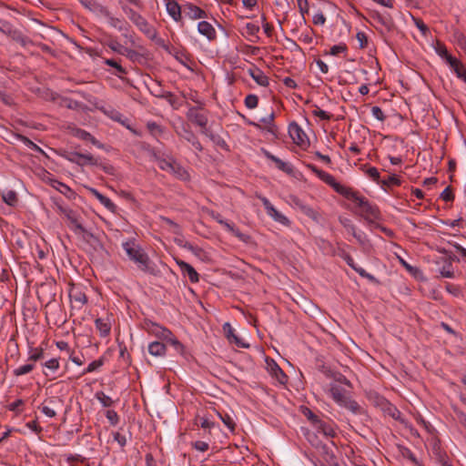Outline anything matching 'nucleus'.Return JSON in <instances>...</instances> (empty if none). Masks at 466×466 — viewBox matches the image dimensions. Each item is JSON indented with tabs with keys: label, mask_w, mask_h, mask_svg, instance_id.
<instances>
[{
	"label": "nucleus",
	"mask_w": 466,
	"mask_h": 466,
	"mask_svg": "<svg viewBox=\"0 0 466 466\" xmlns=\"http://www.w3.org/2000/svg\"><path fill=\"white\" fill-rule=\"evenodd\" d=\"M345 198L356 203L360 211L359 214L369 223H373L380 218V211L376 205L371 204L365 197L360 196L352 187L344 186L339 193Z\"/></svg>",
	"instance_id": "obj_1"
},
{
	"label": "nucleus",
	"mask_w": 466,
	"mask_h": 466,
	"mask_svg": "<svg viewBox=\"0 0 466 466\" xmlns=\"http://www.w3.org/2000/svg\"><path fill=\"white\" fill-rule=\"evenodd\" d=\"M128 258L133 261L142 272L156 276L157 271L152 267V262L144 248L137 244L136 238H129L122 243Z\"/></svg>",
	"instance_id": "obj_2"
},
{
	"label": "nucleus",
	"mask_w": 466,
	"mask_h": 466,
	"mask_svg": "<svg viewBox=\"0 0 466 466\" xmlns=\"http://www.w3.org/2000/svg\"><path fill=\"white\" fill-rule=\"evenodd\" d=\"M123 12L127 15L129 20L150 40L156 41L157 44L166 47L164 40L157 38L156 28L151 25L147 20L140 14L127 5H122Z\"/></svg>",
	"instance_id": "obj_3"
},
{
	"label": "nucleus",
	"mask_w": 466,
	"mask_h": 466,
	"mask_svg": "<svg viewBox=\"0 0 466 466\" xmlns=\"http://www.w3.org/2000/svg\"><path fill=\"white\" fill-rule=\"evenodd\" d=\"M58 211L63 214L67 221L68 228L76 234H81L84 238H95L94 234L86 229V228L82 225L80 221V217L76 211L73 210L69 208H65L58 202H55Z\"/></svg>",
	"instance_id": "obj_4"
},
{
	"label": "nucleus",
	"mask_w": 466,
	"mask_h": 466,
	"mask_svg": "<svg viewBox=\"0 0 466 466\" xmlns=\"http://www.w3.org/2000/svg\"><path fill=\"white\" fill-rule=\"evenodd\" d=\"M329 393L331 398L339 405L350 410L353 413H358L360 410V405L354 400L350 399L346 395V391L336 384H330Z\"/></svg>",
	"instance_id": "obj_5"
},
{
	"label": "nucleus",
	"mask_w": 466,
	"mask_h": 466,
	"mask_svg": "<svg viewBox=\"0 0 466 466\" xmlns=\"http://www.w3.org/2000/svg\"><path fill=\"white\" fill-rule=\"evenodd\" d=\"M198 103L199 106H189L186 116L189 122L199 127L201 130H207L208 123V112H205L204 104L202 102Z\"/></svg>",
	"instance_id": "obj_6"
},
{
	"label": "nucleus",
	"mask_w": 466,
	"mask_h": 466,
	"mask_svg": "<svg viewBox=\"0 0 466 466\" xmlns=\"http://www.w3.org/2000/svg\"><path fill=\"white\" fill-rule=\"evenodd\" d=\"M371 400L376 407H379L381 410L384 415H388L394 419L395 420H399L402 423L404 422L401 412L398 410V408L395 405L390 403L383 396L375 393L371 397Z\"/></svg>",
	"instance_id": "obj_7"
},
{
	"label": "nucleus",
	"mask_w": 466,
	"mask_h": 466,
	"mask_svg": "<svg viewBox=\"0 0 466 466\" xmlns=\"http://www.w3.org/2000/svg\"><path fill=\"white\" fill-rule=\"evenodd\" d=\"M159 168L162 170L170 171L177 178L182 181H189L190 175L188 171L182 167L179 163H177L175 159H160L159 160Z\"/></svg>",
	"instance_id": "obj_8"
},
{
	"label": "nucleus",
	"mask_w": 466,
	"mask_h": 466,
	"mask_svg": "<svg viewBox=\"0 0 466 466\" xmlns=\"http://www.w3.org/2000/svg\"><path fill=\"white\" fill-rule=\"evenodd\" d=\"M141 328L149 335L155 336L162 340H165L172 335V331L169 329L148 319H144Z\"/></svg>",
	"instance_id": "obj_9"
},
{
	"label": "nucleus",
	"mask_w": 466,
	"mask_h": 466,
	"mask_svg": "<svg viewBox=\"0 0 466 466\" xmlns=\"http://www.w3.org/2000/svg\"><path fill=\"white\" fill-rule=\"evenodd\" d=\"M35 22L39 25V28L36 32L34 33L33 40L38 41V39H43L54 44V39L60 35L61 31L54 26H49L46 24H43L38 20H35Z\"/></svg>",
	"instance_id": "obj_10"
},
{
	"label": "nucleus",
	"mask_w": 466,
	"mask_h": 466,
	"mask_svg": "<svg viewBox=\"0 0 466 466\" xmlns=\"http://www.w3.org/2000/svg\"><path fill=\"white\" fill-rule=\"evenodd\" d=\"M306 167L312 173H314L320 180H322L324 183L331 187L334 189V191L337 192L338 194L344 187L340 183L337 182L332 175L319 169L315 165L306 164Z\"/></svg>",
	"instance_id": "obj_11"
},
{
	"label": "nucleus",
	"mask_w": 466,
	"mask_h": 466,
	"mask_svg": "<svg viewBox=\"0 0 466 466\" xmlns=\"http://www.w3.org/2000/svg\"><path fill=\"white\" fill-rule=\"evenodd\" d=\"M289 134L297 146L300 147H306L309 145L307 135L298 123L292 122L289 124Z\"/></svg>",
	"instance_id": "obj_12"
},
{
	"label": "nucleus",
	"mask_w": 466,
	"mask_h": 466,
	"mask_svg": "<svg viewBox=\"0 0 466 466\" xmlns=\"http://www.w3.org/2000/svg\"><path fill=\"white\" fill-rule=\"evenodd\" d=\"M0 31L23 47L29 46V44H34V40L25 35L21 31L11 28L7 24H4L3 27H0Z\"/></svg>",
	"instance_id": "obj_13"
},
{
	"label": "nucleus",
	"mask_w": 466,
	"mask_h": 466,
	"mask_svg": "<svg viewBox=\"0 0 466 466\" xmlns=\"http://www.w3.org/2000/svg\"><path fill=\"white\" fill-rule=\"evenodd\" d=\"M64 157L67 159L68 161L75 163L78 166H86V165H91V166H97L98 161L96 158L93 157L91 154H82L78 152H69L66 155H64Z\"/></svg>",
	"instance_id": "obj_14"
},
{
	"label": "nucleus",
	"mask_w": 466,
	"mask_h": 466,
	"mask_svg": "<svg viewBox=\"0 0 466 466\" xmlns=\"http://www.w3.org/2000/svg\"><path fill=\"white\" fill-rule=\"evenodd\" d=\"M208 215L216 220L218 224L222 225L228 231L231 232L234 236L238 238L240 240L246 241L249 237L243 234L238 228L233 224H230L223 219L221 214L214 210H210Z\"/></svg>",
	"instance_id": "obj_15"
},
{
	"label": "nucleus",
	"mask_w": 466,
	"mask_h": 466,
	"mask_svg": "<svg viewBox=\"0 0 466 466\" xmlns=\"http://www.w3.org/2000/svg\"><path fill=\"white\" fill-rule=\"evenodd\" d=\"M267 370L270 376L276 379L279 384L285 385L288 382V376L279 364L272 359H267Z\"/></svg>",
	"instance_id": "obj_16"
},
{
	"label": "nucleus",
	"mask_w": 466,
	"mask_h": 466,
	"mask_svg": "<svg viewBox=\"0 0 466 466\" xmlns=\"http://www.w3.org/2000/svg\"><path fill=\"white\" fill-rule=\"evenodd\" d=\"M69 298L72 303V309H82L87 303V296L78 287H72L69 291Z\"/></svg>",
	"instance_id": "obj_17"
},
{
	"label": "nucleus",
	"mask_w": 466,
	"mask_h": 466,
	"mask_svg": "<svg viewBox=\"0 0 466 466\" xmlns=\"http://www.w3.org/2000/svg\"><path fill=\"white\" fill-rule=\"evenodd\" d=\"M63 400L59 397H52L46 400L41 407V411L49 418L56 415V410L61 408Z\"/></svg>",
	"instance_id": "obj_18"
},
{
	"label": "nucleus",
	"mask_w": 466,
	"mask_h": 466,
	"mask_svg": "<svg viewBox=\"0 0 466 466\" xmlns=\"http://www.w3.org/2000/svg\"><path fill=\"white\" fill-rule=\"evenodd\" d=\"M103 63L112 68L108 70L111 75L120 79H124V76L127 74V70L121 65V59L105 58Z\"/></svg>",
	"instance_id": "obj_19"
},
{
	"label": "nucleus",
	"mask_w": 466,
	"mask_h": 466,
	"mask_svg": "<svg viewBox=\"0 0 466 466\" xmlns=\"http://www.w3.org/2000/svg\"><path fill=\"white\" fill-rule=\"evenodd\" d=\"M183 11L187 16L193 20L208 17V14L205 10L192 3L184 4Z\"/></svg>",
	"instance_id": "obj_20"
},
{
	"label": "nucleus",
	"mask_w": 466,
	"mask_h": 466,
	"mask_svg": "<svg viewBox=\"0 0 466 466\" xmlns=\"http://www.w3.org/2000/svg\"><path fill=\"white\" fill-rule=\"evenodd\" d=\"M49 185L70 200H74L77 197V194L70 187L57 179L50 178Z\"/></svg>",
	"instance_id": "obj_21"
},
{
	"label": "nucleus",
	"mask_w": 466,
	"mask_h": 466,
	"mask_svg": "<svg viewBox=\"0 0 466 466\" xmlns=\"http://www.w3.org/2000/svg\"><path fill=\"white\" fill-rule=\"evenodd\" d=\"M177 265L179 267L182 274L184 276H187L191 283H197L199 281V275L197 272V270L187 262L181 260V259H176Z\"/></svg>",
	"instance_id": "obj_22"
},
{
	"label": "nucleus",
	"mask_w": 466,
	"mask_h": 466,
	"mask_svg": "<svg viewBox=\"0 0 466 466\" xmlns=\"http://www.w3.org/2000/svg\"><path fill=\"white\" fill-rule=\"evenodd\" d=\"M446 63L454 71L456 76L466 83V69L463 64L452 56L447 58Z\"/></svg>",
	"instance_id": "obj_23"
},
{
	"label": "nucleus",
	"mask_w": 466,
	"mask_h": 466,
	"mask_svg": "<svg viewBox=\"0 0 466 466\" xmlns=\"http://www.w3.org/2000/svg\"><path fill=\"white\" fill-rule=\"evenodd\" d=\"M248 74L260 86H264V87L268 86V85H269L268 77L264 74V72L260 68L253 66L252 67L248 69Z\"/></svg>",
	"instance_id": "obj_24"
},
{
	"label": "nucleus",
	"mask_w": 466,
	"mask_h": 466,
	"mask_svg": "<svg viewBox=\"0 0 466 466\" xmlns=\"http://www.w3.org/2000/svg\"><path fill=\"white\" fill-rule=\"evenodd\" d=\"M166 8L168 15L176 21L180 22L182 19V7L177 2V0H165Z\"/></svg>",
	"instance_id": "obj_25"
},
{
	"label": "nucleus",
	"mask_w": 466,
	"mask_h": 466,
	"mask_svg": "<svg viewBox=\"0 0 466 466\" xmlns=\"http://www.w3.org/2000/svg\"><path fill=\"white\" fill-rule=\"evenodd\" d=\"M198 31L199 34L206 36L209 41H214L217 38L215 28L210 23L207 21H201L198 24Z\"/></svg>",
	"instance_id": "obj_26"
},
{
	"label": "nucleus",
	"mask_w": 466,
	"mask_h": 466,
	"mask_svg": "<svg viewBox=\"0 0 466 466\" xmlns=\"http://www.w3.org/2000/svg\"><path fill=\"white\" fill-rule=\"evenodd\" d=\"M80 3L86 9H88V10H90L92 12L100 13L101 15H103L105 16H108L109 15V10L106 6H104V5H100V4H97L94 0H80Z\"/></svg>",
	"instance_id": "obj_27"
},
{
	"label": "nucleus",
	"mask_w": 466,
	"mask_h": 466,
	"mask_svg": "<svg viewBox=\"0 0 466 466\" xmlns=\"http://www.w3.org/2000/svg\"><path fill=\"white\" fill-rule=\"evenodd\" d=\"M181 137L184 139H186L187 142H189L196 150H198L199 152L203 151V147H202L200 141L198 140V137L195 135V133L189 127L184 128V134L181 135Z\"/></svg>",
	"instance_id": "obj_28"
},
{
	"label": "nucleus",
	"mask_w": 466,
	"mask_h": 466,
	"mask_svg": "<svg viewBox=\"0 0 466 466\" xmlns=\"http://www.w3.org/2000/svg\"><path fill=\"white\" fill-rule=\"evenodd\" d=\"M148 352L155 357H163L167 352V346L160 341H153L148 345Z\"/></svg>",
	"instance_id": "obj_29"
},
{
	"label": "nucleus",
	"mask_w": 466,
	"mask_h": 466,
	"mask_svg": "<svg viewBox=\"0 0 466 466\" xmlns=\"http://www.w3.org/2000/svg\"><path fill=\"white\" fill-rule=\"evenodd\" d=\"M96 329L99 331V335L103 338L107 337L111 331V325L108 321L104 319L97 318L95 320Z\"/></svg>",
	"instance_id": "obj_30"
},
{
	"label": "nucleus",
	"mask_w": 466,
	"mask_h": 466,
	"mask_svg": "<svg viewBox=\"0 0 466 466\" xmlns=\"http://www.w3.org/2000/svg\"><path fill=\"white\" fill-rule=\"evenodd\" d=\"M397 449L400 452V454L403 457L410 461L414 465L416 466H421V464L419 462L417 458L415 457L414 453L408 448L403 445L398 444Z\"/></svg>",
	"instance_id": "obj_31"
},
{
	"label": "nucleus",
	"mask_w": 466,
	"mask_h": 466,
	"mask_svg": "<svg viewBox=\"0 0 466 466\" xmlns=\"http://www.w3.org/2000/svg\"><path fill=\"white\" fill-rule=\"evenodd\" d=\"M44 354L45 351L42 347H29V356L27 361L35 364L36 361L44 359Z\"/></svg>",
	"instance_id": "obj_32"
},
{
	"label": "nucleus",
	"mask_w": 466,
	"mask_h": 466,
	"mask_svg": "<svg viewBox=\"0 0 466 466\" xmlns=\"http://www.w3.org/2000/svg\"><path fill=\"white\" fill-rule=\"evenodd\" d=\"M201 133L205 136H207L213 143H215L217 146L220 147L224 149H228V144L226 141L218 135L213 134L212 132H209L207 130H201Z\"/></svg>",
	"instance_id": "obj_33"
},
{
	"label": "nucleus",
	"mask_w": 466,
	"mask_h": 466,
	"mask_svg": "<svg viewBox=\"0 0 466 466\" xmlns=\"http://www.w3.org/2000/svg\"><path fill=\"white\" fill-rule=\"evenodd\" d=\"M380 185L383 188L400 187L401 185V180L397 175L392 174L389 176L387 178L381 179Z\"/></svg>",
	"instance_id": "obj_34"
},
{
	"label": "nucleus",
	"mask_w": 466,
	"mask_h": 466,
	"mask_svg": "<svg viewBox=\"0 0 466 466\" xmlns=\"http://www.w3.org/2000/svg\"><path fill=\"white\" fill-rule=\"evenodd\" d=\"M315 427L317 428V430L319 431L322 432L325 436L333 438L336 435L334 429L329 424H328L327 422H325L322 420H320L315 425Z\"/></svg>",
	"instance_id": "obj_35"
},
{
	"label": "nucleus",
	"mask_w": 466,
	"mask_h": 466,
	"mask_svg": "<svg viewBox=\"0 0 466 466\" xmlns=\"http://www.w3.org/2000/svg\"><path fill=\"white\" fill-rule=\"evenodd\" d=\"M3 201L11 207H15L18 202V197L15 191L7 190L2 194Z\"/></svg>",
	"instance_id": "obj_36"
},
{
	"label": "nucleus",
	"mask_w": 466,
	"mask_h": 466,
	"mask_svg": "<svg viewBox=\"0 0 466 466\" xmlns=\"http://www.w3.org/2000/svg\"><path fill=\"white\" fill-rule=\"evenodd\" d=\"M454 259L451 256L449 257V259L446 260V264L440 269V274L443 278H453L454 271L452 269L451 261Z\"/></svg>",
	"instance_id": "obj_37"
},
{
	"label": "nucleus",
	"mask_w": 466,
	"mask_h": 466,
	"mask_svg": "<svg viewBox=\"0 0 466 466\" xmlns=\"http://www.w3.org/2000/svg\"><path fill=\"white\" fill-rule=\"evenodd\" d=\"M157 96L160 98H165L170 104V106L175 109H177L181 106V104L178 103L177 97L173 93H171L169 91H165L161 95H158Z\"/></svg>",
	"instance_id": "obj_38"
},
{
	"label": "nucleus",
	"mask_w": 466,
	"mask_h": 466,
	"mask_svg": "<svg viewBox=\"0 0 466 466\" xmlns=\"http://www.w3.org/2000/svg\"><path fill=\"white\" fill-rule=\"evenodd\" d=\"M34 369H35V364L28 361L26 364L15 369L13 370V375L15 377H20V376L30 373Z\"/></svg>",
	"instance_id": "obj_39"
},
{
	"label": "nucleus",
	"mask_w": 466,
	"mask_h": 466,
	"mask_svg": "<svg viewBox=\"0 0 466 466\" xmlns=\"http://www.w3.org/2000/svg\"><path fill=\"white\" fill-rule=\"evenodd\" d=\"M104 363H105V357L102 356L99 359L89 363L88 366L82 372V375L94 372L95 370L101 368L104 365Z\"/></svg>",
	"instance_id": "obj_40"
},
{
	"label": "nucleus",
	"mask_w": 466,
	"mask_h": 466,
	"mask_svg": "<svg viewBox=\"0 0 466 466\" xmlns=\"http://www.w3.org/2000/svg\"><path fill=\"white\" fill-rule=\"evenodd\" d=\"M76 136L82 140L90 141L93 145L101 147L98 144V141L89 132H87L84 129H80V128L76 129Z\"/></svg>",
	"instance_id": "obj_41"
},
{
	"label": "nucleus",
	"mask_w": 466,
	"mask_h": 466,
	"mask_svg": "<svg viewBox=\"0 0 466 466\" xmlns=\"http://www.w3.org/2000/svg\"><path fill=\"white\" fill-rule=\"evenodd\" d=\"M268 216L272 217L276 221L287 225L289 223V219L279 212L274 206L267 212Z\"/></svg>",
	"instance_id": "obj_42"
},
{
	"label": "nucleus",
	"mask_w": 466,
	"mask_h": 466,
	"mask_svg": "<svg viewBox=\"0 0 466 466\" xmlns=\"http://www.w3.org/2000/svg\"><path fill=\"white\" fill-rule=\"evenodd\" d=\"M165 341L170 343L178 353H184V345L177 339V337L173 333L169 338L166 339Z\"/></svg>",
	"instance_id": "obj_43"
},
{
	"label": "nucleus",
	"mask_w": 466,
	"mask_h": 466,
	"mask_svg": "<svg viewBox=\"0 0 466 466\" xmlns=\"http://www.w3.org/2000/svg\"><path fill=\"white\" fill-rule=\"evenodd\" d=\"M329 377L334 379L335 381L344 384L350 388H351V382L340 372H331L329 371L328 374Z\"/></svg>",
	"instance_id": "obj_44"
},
{
	"label": "nucleus",
	"mask_w": 466,
	"mask_h": 466,
	"mask_svg": "<svg viewBox=\"0 0 466 466\" xmlns=\"http://www.w3.org/2000/svg\"><path fill=\"white\" fill-rule=\"evenodd\" d=\"M435 51L436 53L445 61L448 57H450L451 55L448 52L446 46L441 43V41H437L435 46Z\"/></svg>",
	"instance_id": "obj_45"
},
{
	"label": "nucleus",
	"mask_w": 466,
	"mask_h": 466,
	"mask_svg": "<svg viewBox=\"0 0 466 466\" xmlns=\"http://www.w3.org/2000/svg\"><path fill=\"white\" fill-rule=\"evenodd\" d=\"M96 398L104 407H111L114 404V400L103 391H97Z\"/></svg>",
	"instance_id": "obj_46"
},
{
	"label": "nucleus",
	"mask_w": 466,
	"mask_h": 466,
	"mask_svg": "<svg viewBox=\"0 0 466 466\" xmlns=\"http://www.w3.org/2000/svg\"><path fill=\"white\" fill-rule=\"evenodd\" d=\"M223 423L229 429L231 432H234L236 430V423L233 419L228 414L218 413Z\"/></svg>",
	"instance_id": "obj_47"
},
{
	"label": "nucleus",
	"mask_w": 466,
	"mask_h": 466,
	"mask_svg": "<svg viewBox=\"0 0 466 466\" xmlns=\"http://www.w3.org/2000/svg\"><path fill=\"white\" fill-rule=\"evenodd\" d=\"M434 454L439 463L442 466L447 464L450 461L449 456L447 453L441 450L440 447L434 448Z\"/></svg>",
	"instance_id": "obj_48"
},
{
	"label": "nucleus",
	"mask_w": 466,
	"mask_h": 466,
	"mask_svg": "<svg viewBox=\"0 0 466 466\" xmlns=\"http://www.w3.org/2000/svg\"><path fill=\"white\" fill-rule=\"evenodd\" d=\"M122 55H125L127 58H129L133 62H137V61L139 62L140 59L142 58L141 54H139L138 52H137L134 49H130L127 47L124 48Z\"/></svg>",
	"instance_id": "obj_49"
},
{
	"label": "nucleus",
	"mask_w": 466,
	"mask_h": 466,
	"mask_svg": "<svg viewBox=\"0 0 466 466\" xmlns=\"http://www.w3.org/2000/svg\"><path fill=\"white\" fill-rule=\"evenodd\" d=\"M274 117H275L274 112H271L270 115L268 117H265V118L261 119V122H263L264 124L268 126V131L272 133V134H275L276 131H277V127L274 124Z\"/></svg>",
	"instance_id": "obj_50"
},
{
	"label": "nucleus",
	"mask_w": 466,
	"mask_h": 466,
	"mask_svg": "<svg viewBox=\"0 0 466 466\" xmlns=\"http://www.w3.org/2000/svg\"><path fill=\"white\" fill-rule=\"evenodd\" d=\"M372 17L389 30L393 26V22L390 17H385L379 13H376Z\"/></svg>",
	"instance_id": "obj_51"
},
{
	"label": "nucleus",
	"mask_w": 466,
	"mask_h": 466,
	"mask_svg": "<svg viewBox=\"0 0 466 466\" xmlns=\"http://www.w3.org/2000/svg\"><path fill=\"white\" fill-rule=\"evenodd\" d=\"M244 103L245 106L249 109L256 108L258 104V97L254 94H249L245 97Z\"/></svg>",
	"instance_id": "obj_52"
},
{
	"label": "nucleus",
	"mask_w": 466,
	"mask_h": 466,
	"mask_svg": "<svg viewBox=\"0 0 466 466\" xmlns=\"http://www.w3.org/2000/svg\"><path fill=\"white\" fill-rule=\"evenodd\" d=\"M147 127L149 130V132L155 137L160 136L164 132L163 127L153 121L147 122Z\"/></svg>",
	"instance_id": "obj_53"
},
{
	"label": "nucleus",
	"mask_w": 466,
	"mask_h": 466,
	"mask_svg": "<svg viewBox=\"0 0 466 466\" xmlns=\"http://www.w3.org/2000/svg\"><path fill=\"white\" fill-rule=\"evenodd\" d=\"M42 366L44 368H46L47 370H50L52 371H56L60 367L59 359L58 358H52V359L45 361L44 363H42Z\"/></svg>",
	"instance_id": "obj_54"
},
{
	"label": "nucleus",
	"mask_w": 466,
	"mask_h": 466,
	"mask_svg": "<svg viewBox=\"0 0 466 466\" xmlns=\"http://www.w3.org/2000/svg\"><path fill=\"white\" fill-rule=\"evenodd\" d=\"M18 139L23 142L25 145H26L28 147H30L31 149L35 150V151H37V152H40V153H44V151L36 145L35 144L33 141H31L28 137H26L24 135H18L17 136Z\"/></svg>",
	"instance_id": "obj_55"
},
{
	"label": "nucleus",
	"mask_w": 466,
	"mask_h": 466,
	"mask_svg": "<svg viewBox=\"0 0 466 466\" xmlns=\"http://www.w3.org/2000/svg\"><path fill=\"white\" fill-rule=\"evenodd\" d=\"M107 210L112 213H116L117 207L106 196H102V198L98 200Z\"/></svg>",
	"instance_id": "obj_56"
},
{
	"label": "nucleus",
	"mask_w": 466,
	"mask_h": 466,
	"mask_svg": "<svg viewBox=\"0 0 466 466\" xmlns=\"http://www.w3.org/2000/svg\"><path fill=\"white\" fill-rule=\"evenodd\" d=\"M314 109L312 111V115L315 116H318L319 117L321 120H330L331 117H332V115L320 109L318 106H314Z\"/></svg>",
	"instance_id": "obj_57"
},
{
	"label": "nucleus",
	"mask_w": 466,
	"mask_h": 466,
	"mask_svg": "<svg viewBox=\"0 0 466 466\" xmlns=\"http://www.w3.org/2000/svg\"><path fill=\"white\" fill-rule=\"evenodd\" d=\"M440 198L445 202H452L455 198V195L452 192L451 186H448L441 193Z\"/></svg>",
	"instance_id": "obj_58"
},
{
	"label": "nucleus",
	"mask_w": 466,
	"mask_h": 466,
	"mask_svg": "<svg viewBox=\"0 0 466 466\" xmlns=\"http://www.w3.org/2000/svg\"><path fill=\"white\" fill-rule=\"evenodd\" d=\"M302 212L308 216L309 218H312L314 221H318L319 218V214L318 211H316L314 208L309 207V206H301Z\"/></svg>",
	"instance_id": "obj_59"
},
{
	"label": "nucleus",
	"mask_w": 466,
	"mask_h": 466,
	"mask_svg": "<svg viewBox=\"0 0 466 466\" xmlns=\"http://www.w3.org/2000/svg\"><path fill=\"white\" fill-rule=\"evenodd\" d=\"M29 46H36L38 47H40V49L45 52V53H47L49 55H51L52 56L56 57V52L52 49L48 45L46 44H44L42 42H39V41H36V40H34V44H29Z\"/></svg>",
	"instance_id": "obj_60"
},
{
	"label": "nucleus",
	"mask_w": 466,
	"mask_h": 466,
	"mask_svg": "<svg viewBox=\"0 0 466 466\" xmlns=\"http://www.w3.org/2000/svg\"><path fill=\"white\" fill-rule=\"evenodd\" d=\"M302 412L314 426L320 420V419L307 407H304Z\"/></svg>",
	"instance_id": "obj_61"
},
{
	"label": "nucleus",
	"mask_w": 466,
	"mask_h": 466,
	"mask_svg": "<svg viewBox=\"0 0 466 466\" xmlns=\"http://www.w3.org/2000/svg\"><path fill=\"white\" fill-rule=\"evenodd\" d=\"M366 174L370 177L373 181L380 184V176L379 170L375 167H370L366 170Z\"/></svg>",
	"instance_id": "obj_62"
},
{
	"label": "nucleus",
	"mask_w": 466,
	"mask_h": 466,
	"mask_svg": "<svg viewBox=\"0 0 466 466\" xmlns=\"http://www.w3.org/2000/svg\"><path fill=\"white\" fill-rule=\"evenodd\" d=\"M313 29L309 28V30L302 32L299 37V39L304 44H311L313 41L312 38Z\"/></svg>",
	"instance_id": "obj_63"
},
{
	"label": "nucleus",
	"mask_w": 466,
	"mask_h": 466,
	"mask_svg": "<svg viewBox=\"0 0 466 466\" xmlns=\"http://www.w3.org/2000/svg\"><path fill=\"white\" fill-rule=\"evenodd\" d=\"M274 163L279 170H281L287 174L292 173V168L286 162L281 160L280 158L277 157L276 160L274 161Z\"/></svg>",
	"instance_id": "obj_64"
}]
</instances>
